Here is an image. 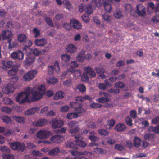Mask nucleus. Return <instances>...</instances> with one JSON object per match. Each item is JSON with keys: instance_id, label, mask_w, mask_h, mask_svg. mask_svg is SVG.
I'll list each match as a JSON object with an SVG mask.
<instances>
[{"instance_id": "36", "label": "nucleus", "mask_w": 159, "mask_h": 159, "mask_svg": "<svg viewBox=\"0 0 159 159\" xmlns=\"http://www.w3.org/2000/svg\"><path fill=\"white\" fill-rule=\"evenodd\" d=\"M102 17L103 19L106 22H109L111 21V16L109 15L107 13H104L102 15Z\"/></svg>"}, {"instance_id": "26", "label": "nucleus", "mask_w": 159, "mask_h": 159, "mask_svg": "<svg viewBox=\"0 0 159 159\" xmlns=\"http://www.w3.org/2000/svg\"><path fill=\"white\" fill-rule=\"evenodd\" d=\"M64 97V93L62 91L57 92L54 97V99L56 100L63 98Z\"/></svg>"}, {"instance_id": "8", "label": "nucleus", "mask_w": 159, "mask_h": 159, "mask_svg": "<svg viewBox=\"0 0 159 159\" xmlns=\"http://www.w3.org/2000/svg\"><path fill=\"white\" fill-rule=\"evenodd\" d=\"M36 70H32L24 75L23 78L25 81H29L33 79L37 75Z\"/></svg>"}, {"instance_id": "48", "label": "nucleus", "mask_w": 159, "mask_h": 159, "mask_svg": "<svg viewBox=\"0 0 159 159\" xmlns=\"http://www.w3.org/2000/svg\"><path fill=\"white\" fill-rule=\"evenodd\" d=\"M98 132L101 135L107 136L109 135L108 132L106 130L103 129H99L98 131Z\"/></svg>"}, {"instance_id": "38", "label": "nucleus", "mask_w": 159, "mask_h": 159, "mask_svg": "<svg viewBox=\"0 0 159 159\" xmlns=\"http://www.w3.org/2000/svg\"><path fill=\"white\" fill-rule=\"evenodd\" d=\"M149 130L152 131L155 133H159V125L156 127L150 126L149 128Z\"/></svg>"}, {"instance_id": "35", "label": "nucleus", "mask_w": 159, "mask_h": 159, "mask_svg": "<svg viewBox=\"0 0 159 159\" xmlns=\"http://www.w3.org/2000/svg\"><path fill=\"white\" fill-rule=\"evenodd\" d=\"M18 70L15 68H12L8 71V73L9 75L15 76L17 75Z\"/></svg>"}, {"instance_id": "47", "label": "nucleus", "mask_w": 159, "mask_h": 159, "mask_svg": "<svg viewBox=\"0 0 159 159\" xmlns=\"http://www.w3.org/2000/svg\"><path fill=\"white\" fill-rule=\"evenodd\" d=\"M125 121L127 124L129 126H131L133 125L132 123V120L129 116H127L125 118Z\"/></svg>"}, {"instance_id": "44", "label": "nucleus", "mask_w": 159, "mask_h": 159, "mask_svg": "<svg viewBox=\"0 0 159 159\" xmlns=\"http://www.w3.org/2000/svg\"><path fill=\"white\" fill-rule=\"evenodd\" d=\"M2 120L3 122L7 124L11 123V121L10 117L7 116H3L2 117Z\"/></svg>"}, {"instance_id": "28", "label": "nucleus", "mask_w": 159, "mask_h": 159, "mask_svg": "<svg viewBox=\"0 0 159 159\" xmlns=\"http://www.w3.org/2000/svg\"><path fill=\"white\" fill-rule=\"evenodd\" d=\"M79 113L77 112H71L68 113L66 117L69 119H72L73 118H76L79 116Z\"/></svg>"}, {"instance_id": "41", "label": "nucleus", "mask_w": 159, "mask_h": 159, "mask_svg": "<svg viewBox=\"0 0 159 159\" xmlns=\"http://www.w3.org/2000/svg\"><path fill=\"white\" fill-rule=\"evenodd\" d=\"M57 79L55 77H51L48 79L47 82L48 84H54L57 81Z\"/></svg>"}, {"instance_id": "21", "label": "nucleus", "mask_w": 159, "mask_h": 159, "mask_svg": "<svg viewBox=\"0 0 159 159\" xmlns=\"http://www.w3.org/2000/svg\"><path fill=\"white\" fill-rule=\"evenodd\" d=\"M47 122V120L45 119H40L38 120V121L34 124V125L37 127L42 126L46 125Z\"/></svg>"}, {"instance_id": "25", "label": "nucleus", "mask_w": 159, "mask_h": 159, "mask_svg": "<svg viewBox=\"0 0 159 159\" xmlns=\"http://www.w3.org/2000/svg\"><path fill=\"white\" fill-rule=\"evenodd\" d=\"M39 110V108L37 107L30 108L25 111V114L27 115H30L33 114Z\"/></svg>"}, {"instance_id": "30", "label": "nucleus", "mask_w": 159, "mask_h": 159, "mask_svg": "<svg viewBox=\"0 0 159 159\" xmlns=\"http://www.w3.org/2000/svg\"><path fill=\"white\" fill-rule=\"evenodd\" d=\"M27 39V37L24 34H19L17 37V39L19 42H22L25 41Z\"/></svg>"}, {"instance_id": "31", "label": "nucleus", "mask_w": 159, "mask_h": 159, "mask_svg": "<svg viewBox=\"0 0 159 159\" xmlns=\"http://www.w3.org/2000/svg\"><path fill=\"white\" fill-rule=\"evenodd\" d=\"M154 135L151 134H146L144 136L145 140L152 141L154 140Z\"/></svg>"}, {"instance_id": "2", "label": "nucleus", "mask_w": 159, "mask_h": 159, "mask_svg": "<svg viewBox=\"0 0 159 159\" xmlns=\"http://www.w3.org/2000/svg\"><path fill=\"white\" fill-rule=\"evenodd\" d=\"M33 92L30 87L26 88L24 92H21L18 94L16 98V101L20 104L28 102L29 95L31 93L32 94Z\"/></svg>"}, {"instance_id": "52", "label": "nucleus", "mask_w": 159, "mask_h": 159, "mask_svg": "<svg viewBox=\"0 0 159 159\" xmlns=\"http://www.w3.org/2000/svg\"><path fill=\"white\" fill-rule=\"evenodd\" d=\"M115 148L120 151H122L125 149V147L120 144H116L114 146Z\"/></svg>"}, {"instance_id": "32", "label": "nucleus", "mask_w": 159, "mask_h": 159, "mask_svg": "<svg viewBox=\"0 0 159 159\" xmlns=\"http://www.w3.org/2000/svg\"><path fill=\"white\" fill-rule=\"evenodd\" d=\"M75 144L81 147H84L87 145V144L84 141L82 140H75Z\"/></svg>"}, {"instance_id": "15", "label": "nucleus", "mask_w": 159, "mask_h": 159, "mask_svg": "<svg viewBox=\"0 0 159 159\" xmlns=\"http://www.w3.org/2000/svg\"><path fill=\"white\" fill-rule=\"evenodd\" d=\"M70 24L74 29H81L82 27L81 23L76 20L71 19L70 21Z\"/></svg>"}, {"instance_id": "50", "label": "nucleus", "mask_w": 159, "mask_h": 159, "mask_svg": "<svg viewBox=\"0 0 159 159\" xmlns=\"http://www.w3.org/2000/svg\"><path fill=\"white\" fill-rule=\"evenodd\" d=\"M80 129L78 127H76L70 129L69 130V132L71 134H75L76 133L80 132Z\"/></svg>"}, {"instance_id": "43", "label": "nucleus", "mask_w": 159, "mask_h": 159, "mask_svg": "<svg viewBox=\"0 0 159 159\" xmlns=\"http://www.w3.org/2000/svg\"><path fill=\"white\" fill-rule=\"evenodd\" d=\"M114 16L117 18H120L122 16L121 11L119 9H116L114 13Z\"/></svg>"}, {"instance_id": "49", "label": "nucleus", "mask_w": 159, "mask_h": 159, "mask_svg": "<svg viewBox=\"0 0 159 159\" xmlns=\"http://www.w3.org/2000/svg\"><path fill=\"white\" fill-rule=\"evenodd\" d=\"M17 54L18 55L17 59L19 60H21L23 59L24 54L23 52L20 50H19L17 51Z\"/></svg>"}, {"instance_id": "42", "label": "nucleus", "mask_w": 159, "mask_h": 159, "mask_svg": "<svg viewBox=\"0 0 159 159\" xmlns=\"http://www.w3.org/2000/svg\"><path fill=\"white\" fill-rule=\"evenodd\" d=\"M44 20L48 25L52 27H54V24L50 18L46 17L44 18Z\"/></svg>"}, {"instance_id": "33", "label": "nucleus", "mask_w": 159, "mask_h": 159, "mask_svg": "<svg viewBox=\"0 0 159 159\" xmlns=\"http://www.w3.org/2000/svg\"><path fill=\"white\" fill-rule=\"evenodd\" d=\"M93 6L92 5V3L91 4H89L87 7L85 8V11L89 14H91L93 12Z\"/></svg>"}, {"instance_id": "3", "label": "nucleus", "mask_w": 159, "mask_h": 159, "mask_svg": "<svg viewBox=\"0 0 159 159\" xmlns=\"http://www.w3.org/2000/svg\"><path fill=\"white\" fill-rule=\"evenodd\" d=\"M38 91H34L32 94V99L36 101L40 99L42 96L45 93V87L44 85L41 84L37 88Z\"/></svg>"}, {"instance_id": "19", "label": "nucleus", "mask_w": 159, "mask_h": 159, "mask_svg": "<svg viewBox=\"0 0 159 159\" xmlns=\"http://www.w3.org/2000/svg\"><path fill=\"white\" fill-rule=\"evenodd\" d=\"M23 43L24 47L23 48V50L26 52L27 50H30V47L32 45V43L31 41L29 40H26Z\"/></svg>"}, {"instance_id": "34", "label": "nucleus", "mask_w": 159, "mask_h": 159, "mask_svg": "<svg viewBox=\"0 0 159 159\" xmlns=\"http://www.w3.org/2000/svg\"><path fill=\"white\" fill-rule=\"evenodd\" d=\"M141 139L137 137H134V145L136 147H138L141 145Z\"/></svg>"}, {"instance_id": "59", "label": "nucleus", "mask_w": 159, "mask_h": 159, "mask_svg": "<svg viewBox=\"0 0 159 159\" xmlns=\"http://www.w3.org/2000/svg\"><path fill=\"white\" fill-rule=\"evenodd\" d=\"M54 67V70L56 72H58L60 70V68L59 67V63L57 61H55L54 63V65L53 66Z\"/></svg>"}, {"instance_id": "39", "label": "nucleus", "mask_w": 159, "mask_h": 159, "mask_svg": "<svg viewBox=\"0 0 159 159\" xmlns=\"http://www.w3.org/2000/svg\"><path fill=\"white\" fill-rule=\"evenodd\" d=\"M149 130L152 131L155 133H159V125L156 127L150 126L149 128Z\"/></svg>"}, {"instance_id": "9", "label": "nucleus", "mask_w": 159, "mask_h": 159, "mask_svg": "<svg viewBox=\"0 0 159 159\" xmlns=\"http://www.w3.org/2000/svg\"><path fill=\"white\" fill-rule=\"evenodd\" d=\"M111 0H98L97 1L96 0H92V5L94 7H96L98 8H101L102 7H104V5L108 2H110Z\"/></svg>"}, {"instance_id": "6", "label": "nucleus", "mask_w": 159, "mask_h": 159, "mask_svg": "<svg viewBox=\"0 0 159 159\" xmlns=\"http://www.w3.org/2000/svg\"><path fill=\"white\" fill-rule=\"evenodd\" d=\"M70 106L71 107L74 109V111L79 114L85 112L86 111L84 109L82 108V105L79 103L71 102L70 103Z\"/></svg>"}, {"instance_id": "12", "label": "nucleus", "mask_w": 159, "mask_h": 159, "mask_svg": "<svg viewBox=\"0 0 159 159\" xmlns=\"http://www.w3.org/2000/svg\"><path fill=\"white\" fill-rule=\"evenodd\" d=\"M15 89L14 86L10 84H8L6 86L2 89L3 92L6 94H9L13 92Z\"/></svg>"}, {"instance_id": "13", "label": "nucleus", "mask_w": 159, "mask_h": 159, "mask_svg": "<svg viewBox=\"0 0 159 159\" xmlns=\"http://www.w3.org/2000/svg\"><path fill=\"white\" fill-rule=\"evenodd\" d=\"M136 12L139 16H143L146 14L145 8L142 5L138 4L136 6Z\"/></svg>"}, {"instance_id": "14", "label": "nucleus", "mask_w": 159, "mask_h": 159, "mask_svg": "<svg viewBox=\"0 0 159 159\" xmlns=\"http://www.w3.org/2000/svg\"><path fill=\"white\" fill-rule=\"evenodd\" d=\"M63 139V137L59 134H56L53 135L50 138V140L52 142L56 143H61Z\"/></svg>"}, {"instance_id": "54", "label": "nucleus", "mask_w": 159, "mask_h": 159, "mask_svg": "<svg viewBox=\"0 0 159 159\" xmlns=\"http://www.w3.org/2000/svg\"><path fill=\"white\" fill-rule=\"evenodd\" d=\"M2 157L4 159H14L13 155L9 154H6L2 155Z\"/></svg>"}, {"instance_id": "37", "label": "nucleus", "mask_w": 159, "mask_h": 159, "mask_svg": "<svg viewBox=\"0 0 159 159\" xmlns=\"http://www.w3.org/2000/svg\"><path fill=\"white\" fill-rule=\"evenodd\" d=\"M149 130L152 131L155 133H159V125L156 127L150 126L149 128Z\"/></svg>"}, {"instance_id": "57", "label": "nucleus", "mask_w": 159, "mask_h": 159, "mask_svg": "<svg viewBox=\"0 0 159 159\" xmlns=\"http://www.w3.org/2000/svg\"><path fill=\"white\" fill-rule=\"evenodd\" d=\"M33 32L34 34V37L35 38L38 37L40 35V31L36 28L33 29Z\"/></svg>"}, {"instance_id": "46", "label": "nucleus", "mask_w": 159, "mask_h": 159, "mask_svg": "<svg viewBox=\"0 0 159 159\" xmlns=\"http://www.w3.org/2000/svg\"><path fill=\"white\" fill-rule=\"evenodd\" d=\"M124 86V84L120 81H119L115 84V87L116 88H119L122 89L123 88Z\"/></svg>"}, {"instance_id": "56", "label": "nucleus", "mask_w": 159, "mask_h": 159, "mask_svg": "<svg viewBox=\"0 0 159 159\" xmlns=\"http://www.w3.org/2000/svg\"><path fill=\"white\" fill-rule=\"evenodd\" d=\"M108 91L110 93L118 94L120 92V90L118 89L111 88L108 90Z\"/></svg>"}, {"instance_id": "10", "label": "nucleus", "mask_w": 159, "mask_h": 159, "mask_svg": "<svg viewBox=\"0 0 159 159\" xmlns=\"http://www.w3.org/2000/svg\"><path fill=\"white\" fill-rule=\"evenodd\" d=\"M51 134V133L47 130H41L37 134L38 138L40 139H45L48 138Z\"/></svg>"}, {"instance_id": "17", "label": "nucleus", "mask_w": 159, "mask_h": 159, "mask_svg": "<svg viewBox=\"0 0 159 159\" xmlns=\"http://www.w3.org/2000/svg\"><path fill=\"white\" fill-rule=\"evenodd\" d=\"M103 95L105 96L102 97L101 98H99L97 100L99 103H104L109 102V98L107 97L108 96V94L106 92H103Z\"/></svg>"}, {"instance_id": "20", "label": "nucleus", "mask_w": 159, "mask_h": 159, "mask_svg": "<svg viewBox=\"0 0 159 159\" xmlns=\"http://www.w3.org/2000/svg\"><path fill=\"white\" fill-rule=\"evenodd\" d=\"M61 59L63 62H64V65H68L70 62V56L66 54H64L61 55Z\"/></svg>"}, {"instance_id": "22", "label": "nucleus", "mask_w": 159, "mask_h": 159, "mask_svg": "<svg viewBox=\"0 0 159 159\" xmlns=\"http://www.w3.org/2000/svg\"><path fill=\"white\" fill-rule=\"evenodd\" d=\"M35 44L38 46L43 47L47 44V42L44 38L39 39H37L35 42Z\"/></svg>"}, {"instance_id": "64", "label": "nucleus", "mask_w": 159, "mask_h": 159, "mask_svg": "<svg viewBox=\"0 0 159 159\" xmlns=\"http://www.w3.org/2000/svg\"><path fill=\"white\" fill-rule=\"evenodd\" d=\"M69 109V107L68 106L66 105L61 107L60 108V111L62 112H66Z\"/></svg>"}, {"instance_id": "16", "label": "nucleus", "mask_w": 159, "mask_h": 159, "mask_svg": "<svg viewBox=\"0 0 159 159\" xmlns=\"http://www.w3.org/2000/svg\"><path fill=\"white\" fill-rule=\"evenodd\" d=\"M126 128L125 124L122 123H119L116 125L114 129L117 132H121L124 131Z\"/></svg>"}, {"instance_id": "61", "label": "nucleus", "mask_w": 159, "mask_h": 159, "mask_svg": "<svg viewBox=\"0 0 159 159\" xmlns=\"http://www.w3.org/2000/svg\"><path fill=\"white\" fill-rule=\"evenodd\" d=\"M87 125V127L92 129H94L96 128L95 124L93 122H89Z\"/></svg>"}, {"instance_id": "63", "label": "nucleus", "mask_w": 159, "mask_h": 159, "mask_svg": "<svg viewBox=\"0 0 159 159\" xmlns=\"http://www.w3.org/2000/svg\"><path fill=\"white\" fill-rule=\"evenodd\" d=\"M125 147L128 148L130 149L132 147L133 145L131 141L130 140L126 141L125 142Z\"/></svg>"}, {"instance_id": "55", "label": "nucleus", "mask_w": 159, "mask_h": 159, "mask_svg": "<svg viewBox=\"0 0 159 159\" xmlns=\"http://www.w3.org/2000/svg\"><path fill=\"white\" fill-rule=\"evenodd\" d=\"M102 106V105L100 104L95 103H92L90 107L92 108H100Z\"/></svg>"}, {"instance_id": "60", "label": "nucleus", "mask_w": 159, "mask_h": 159, "mask_svg": "<svg viewBox=\"0 0 159 159\" xmlns=\"http://www.w3.org/2000/svg\"><path fill=\"white\" fill-rule=\"evenodd\" d=\"M0 150L5 152H8L10 151L9 148L6 146H2L0 148Z\"/></svg>"}, {"instance_id": "29", "label": "nucleus", "mask_w": 159, "mask_h": 159, "mask_svg": "<svg viewBox=\"0 0 159 159\" xmlns=\"http://www.w3.org/2000/svg\"><path fill=\"white\" fill-rule=\"evenodd\" d=\"M13 118L18 123L23 124L25 120L24 118L20 116H13Z\"/></svg>"}, {"instance_id": "24", "label": "nucleus", "mask_w": 159, "mask_h": 159, "mask_svg": "<svg viewBox=\"0 0 159 159\" xmlns=\"http://www.w3.org/2000/svg\"><path fill=\"white\" fill-rule=\"evenodd\" d=\"M85 51L82 50L80 52V53L78 55L77 57V60L80 62H82L83 61L84 59L85 58Z\"/></svg>"}, {"instance_id": "62", "label": "nucleus", "mask_w": 159, "mask_h": 159, "mask_svg": "<svg viewBox=\"0 0 159 159\" xmlns=\"http://www.w3.org/2000/svg\"><path fill=\"white\" fill-rule=\"evenodd\" d=\"M64 16L63 14H58L56 15L55 18L58 21L61 20H63Z\"/></svg>"}, {"instance_id": "11", "label": "nucleus", "mask_w": 159, "mask_h": 159, "mask_svg": "<svg viewBox=\"0 0 159 159\" xmlns=\"http://www.w3.org/2000/svg\"><path fill=\"white\" fill-rule=\"evenodd\" d=\"M63 124L62 120H58L57 118L53 119L52 120V126L53 129L61 127L63 125Z\"/></svg>"}, {"instance_id": "23", "label": "nucleus", "mask_w": 159, "mask_h": 159, "mask_svg": "<svg viewBox=\"0 0 159 159\" xmlns=\"http://www.w3.org/2000/svg\"><path fill=\"white\" fill-rule=\"evenodd\" d=\"M60 152V150L59 148L56 147L51 150H49L48 154L49 155L52 156H55L58 154Z\"/></svg>"}, {"instance_id": "40", "label": "nucleus", "mask_w": 159, "mask_h": 159, "mask_svg": "<svg viewBox=\"0 0 159 159\" xmlns=\"http://www.w3.org/2000/svg\"><path fill=\"white\" fill-rule=\"evenodd\" d=\"M109 2H107L103 7L106 11L110 13L112 9V7Z\"/></svg>"}, {"instance_id": "1", "label": "nucleus", "mask_w": 159, "mask_h": 159, "mask_svg": "<svg viewBox=\"0 0 159 159\" xmlns=\"http://www.w3.org/2000/svg\"><path fill=\"white\" fill-rule=\"evenodd\" d=\"M13 36V34L11 31L8 30H3L1 33V37L3 40L8 39V43L9 49L16 48L18 45V43L16 42H13L11 43L12 39L11 38Z\"/></svg>"}, {"instance_id": "4", "label": "nucleus", "mask_w": 159, "mask_h": 159, "mask_svg": "<svg viewBox=\"0 0 159 159\" xmlns=\"http://www.w3.org/2000/svg\"><path fill=\"white\" fill-rule=\"evenodd\" d=\"M84 70L85 73L83 74L81 77V80L85 82L89 80V77L92 78L96 76L94 71L90 66L85 67Z\"/></svg>"}, {"instance_id": "18", "label": "nucleus", "mask_w": 159, "mask_h": 159, "mask_svg": "<svg viewBox=\"0 0 159 159\" xmlns=\"http://www.w3.org/2000/svg\"><path fill=\"white\" fill-rule=\"evenodd\" d=\"M76 47L75 46L72 44H70L67 46L66 50L67 52L72 54L76 52Z\"/></svg>"}, {"instance_id": "7", "label": "nucleus", "mask_w": 159, "mask_h": 159, "mask_svg": "<svg viewBox=\"0 0 159 159\" xmlns=\"http://www.w3.org/2000/svg\"><path fill=\"white\" fill-rule=\"evenodd\" d=\"M70 106L71 107L74 109V111L79 114L85 112L86 111L84 109L82 108V105L79 103L71 102L70 103Z\"/></svg>"}, {"instance_id": "27", "label": "nucleus", "mask_w": 159, "mask_h": 159, "mask_svg": "<svg viewBox=\"0 0 159 159\" xmlns=\"http://www.w3.org/2000/svg\"><path fill=\"white\" fill-rule=\"evenodd\" d=\"M2 64L5 68H10L13 65V62L8 60H4L2 62Z\"/></svg>"}, {"instance_id": "51", "label": "nucleus", "mask_w": 159, "mask_h": 159, "mask_svg": "<svg viewBox=\"0 0 159 159\" xmlns=\"http://www.w3.org/2000/svg\"><path fill=\"white\" fill-rule=\"evenodd\" d=\"M76 144L72 142H69L66 144V147L68 148L73 149H77L78 148Z\"/></svg>"}, {"instance_id": "58", "label": "nucleus", "mask_w": 159, "mask_h": 159, "mask_svg": "<svg viewBox=\"0 0 159 159\" xmlns=\"http://www.w3.org/2000/svg\"><path fill=\"white\" fill-rule=\"evenodd\" d=\"M77 89H78L79 91L82 93H83L86 91V87L83 84L79 85L77 86Z\"/></svg>"}, {"instance_id": "53", "label": "nucleus", "mask_w": 159, "mask_h": 159, "mask_svg": "<svg viewBox=\"0 0 159 159\" xmlns=\"http://www.w3.org/2000/svg\"><path fill=\"white\" fill-rule=\"evenodd\" d=\"M1 109L2 112H4L7 114L10 113L12 111V109L6 107H2Z\"/></svg>"}, {"instance_id": "5", "label": "nucleus", "mask_w": 159, "mask_h": 159, "mask_svg": "<svg viewBox=\"0 0 159 159\" xmlns=\"http://www.w3.org/2000/svg\"><path fill=\"white\" fill-rule=\"evenodd\" d=\"M10 147L14 150H18L23 152L25 149V144L18 141L14 142L10 144Z\"/></svg>"}, {"instance_id": "45", "label": "nucleus", "mask_w": 159, "mask_h": 159, "mask_svg": "<svg viewBox=\"0 0 159 159\" xmlns=\"http://www.w3.org/2000/svg\"><path fill=\"white\" fill-rule=\"evenodd\" d=\"M3 101L4 104H11L13 103V101L9 98L4 97L3 98Z\"/></svg>"}]
</instances>
